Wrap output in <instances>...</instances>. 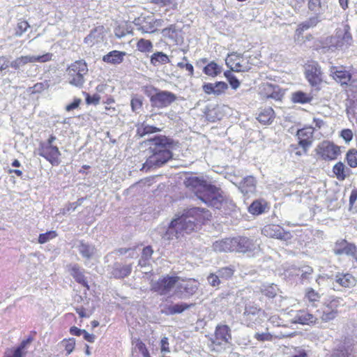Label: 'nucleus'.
Masks as SVG:
<instances>
[{"label": "nucleus", "mask_w": 357, "mask_h": 357, "mask_svg": "<svg viewBox=\"0 0 357 357\" xmlns=\"http://www.w3.org/2000/svg\"><path fill=\"white\" fill-rule=\"evenodd\" d=\"M150 141L153 142V155L148 162L155 166H161L172 158L171 149L174 146V141L165 135L156 136Z\"/></svg>", "instance_id": "nucleus-1"}, {"label": "nucleus", "mask_w": 357, "mask_h": 357, "mask_svg": "<svg viewBox=\"0 0 357 357\" xmlns=\"http://www.w3.org/2000/svg\"><path fill=\"white\" fill-rule=\"evenodd\" d=\"M252 240L242 236L225 238L213 244L214 251L218 252L246 253L252 250Z\"/></svg>", "instance_id": "nucleus-2"}, {"label": "nucleus", "mask_w": 357, "mask_h": 357, "mask_svg": "<svg viewBox=\"0 0 357 357\" xmlns=\"http://www.w3.org/2000/svg\"><path fill=\"white\" fill-rule=\"evenodd\" d=\"M197 229V227L185 211L181 216L171 221L166 234L169 235V239L173 238V235L178 239L184 234L196 231Z\"/></svg>", "instance_id": "nucleus-3"}, {"label": "nucleus", "mask_w": 357, "mask_h": 357, "mask_svg": "<svg viewBox=\"0 0 357 357\" xmlns=\"http://www.w3.org/2000/svg\"><path fill=\"white\" fill-rule=\"evenodd\" d=\"M196 196L208 206L215 208H220L226 203V199L221 195L219 189L207 183L198 191Z\"/></svg>", "instance_id": "nucleus-4"}, {"label": "nucleus", "mask_w": 357, "mask_h": 357, "mask_svg": "<svg viewBox=\"0 0 357 357\" xmlns=\"http://www.w3.org/2000/svg\"><path fill=\"white\" fill-rule=\"evenodd\" d=\"M314 153L318 160L331 162L337 160L342 154V146L333 141L324 140L314 149Z\"/></svg>", "instance_id": "nucleus-5"}, {"label": "nucleus", "mask_w": 357, "mask_h": 357, "mask_svg": "<svg viewBox=\"0 0 357 357\" xmlns=\"http://www.w3.org/2000/svg\"><path fill=\"white\" fill-rule=\"evenodd\" d=\"M353 43L352 35L350 32V26L344 23L341 27L336 29L335 35L326 38V43L329 47L347 48Z\"/></svg>", "instance_id": "nucleus-6"}, {"label": "nucleus", "mask_w": 357, "mask_h": 357, "mask_svg": "<svg viewBox=\"0 0 357 357\" xmlns=\"http://www.w3.org/2000/svg\"><path fill=\"white\" fill-rule=\"evenodd\" d=\"M305 77L311 87L320 90L324 82V75L321 66L317 61H308L304 65Z\"/></svg>", "instance_id": "nucleus-7"}, {"label": "nucleus", "mask_w": 357, "mask_h": 357, "mask_svg": "<svg viewBox=\"0 0 357 357\" xmlns=\"http://www.w3.org/2000/svg\"><path fill=\"white\" fill-rule=\"evenodd\" d=\"M88 73L86 63L83 60L71 63L66 70L68 82L77 87H82L84 83V75Z\"/></svg>", "instance_id": "nucleus-8"}, {"label": "nucleus", "mask_w": 357, "mask_h": 357, "mask_svg": "<svg viewBox=\"0 0 357 357\" xmlns=\"http://www.w3.org/2000/svg\"><path fill=\"white\" fill-rule=\"evenodd\" d=\"M231 331L226 324H218L213 336L210 338L211 351H219L231 340Z\"/></svg>", "instance_id": "nucleus-9"}, {"label": "nucleus", "mask_w": 357, "mask_h": 357, "mask_svg": "<svg viewBox=\"0 0 357 357\" xmlns=\"http://www.w3.org/2000/svg\"><path fill=\"white\" fill-rule=\"evenodd\" d=\"M314 128L312 126H305L296 132L298 145L302 149L303 153L297 151L296 155L306 154L314 142Z\"/></svg>", "instance_id": "nucleus-10"}, {"label": "nucleus", "mask_w": 357, "mask_h": 357, "mask_svg": "<svg viewBox=\"0 0 357 357\" xmlns=\"http://www.w3.org/2000/svg\"><path fill=\"white\" fill-rule=\"evenodd\" d=\"M259 95L264 99H273L281 100L284 96V91L279 85L268 82H261L258 88Z\"/></svg>", "instance_id": "nucleus-11"}, {"label": "nucleus", "mask_w": 357, "mask_h": 357, "mask_svg": "<svg viewBox=\"0 0 357 357\" xmlns=\"http://www.w3.org/2000/svg\"><path fill=\"white\" fill-rule=\"evenodd\" d=\"M178 276L166 275L159 278L151 287V291L158 293L159 295L167 294L178 283Z\"/></svg>", "instance_id": "nucleus-12"}, {"label": "nucleus", "mask_w": 357, "mask_h": 357, "mask_svg": "<svg viewBox=\"0 0 357 357\" xmlns=\"http://www.w3.org/2000/svg\"><path fill=\"white\" fill-rule=\"evenodd\" d=\"M176 100V96L168 91L158 90L151 97V105L153 107L162 109L167 107Z\"/></svg>", "instance_id": "nucleus-13"}, {"label": "nucleus", "mask_w": 357, "mask_h": 357, "mask_svg": "<svg viewBox=\"0 0 357 357\" xmlns=\"http://www.w3.org/2000/svg\"><path fill=\"white\" fill-rule=\"evenodd\" d=\"M225 61L227 66L232 71L247 72L250 69L248 59L242 54L236 52L228 54Z\"/></svg>", "instance_id": "nucleus-14"}, {"label": "nucleus", "mask_w": 357, "mask_h": 357, "mask_svg": "<svg viewBox=\"0 0 357 357\" xmlns=\"http://www.w3.org/2000/svg\"><path fill=\"white\" fill-rule=\"evenodd\" d=\"M331 76L341 86H353L355 80L352 79V74L344 66H332L330 69Z\"/></svg>", "instance_id": "nucleus-15"}, {"label": "nucleus", "mask_w": 357, "mask_h": 357, "mask_svg": "<svg viewBox=\"0 0 357 357\" xmlns=\"http://www.w3.org/2000/svg\"><path fill=\"white\" fill-rule=\"evenodd\" d=\"M261 233L268 238L284 241L289 240L291 237L289 231H285L282 227L275 224L265 225L261 230Z\"/></svg>", "instance_id": "nucleus-16"}, {"label": "nucleus", "mask_w": 357, "mask_h": 357, "mask_svg": "<svg viewBox=\"0 0 357 357\" xmlns=\"http://www.w3.org/2000/svg\"><path fill=\"white\" fill-rule=\"evenodd\" d=\"M341 298H333L324 303L321 319L324 321L334 319L338 314V308L340 306Z\"/></svg>", "instance_id": "nucleus-17"}, {"label": "nucleus", "mask_w": 357, "mask_h": 357, "mask_svg": "<svg viewBox=\"0 0 357 357\" xmlns=\"http://www.w3.org/2000/svg\"><path fill=\"white\" fill-rule=\"evenodd\" d=\"M198 287L197 280L192 278L185 279L176 284V292L181 296H191L196 293Z\"/></svg>", "instance_id": "nucleus-18"}, {"label": "nucleus", "mask_w": 357, "mask_h": 357, "mask_svg": "<svg viewBox=\"0 0 357 357\" xmlns=\"http://www.w3.org/2000/svg\"><path fill=\"white\" fill-rule=\"evenodd\" d=\"M185 211L188 214V217L192 218L197 228L204 225L211 217L208 210L199 207L191 208Z\"/></svg>", "instance_id": "nucleus-19"}, {"label": "nucleus", "mask_w": 357, "mask_h": 357, "mask_svg": "<svg viewBox=\"0 0 357 357\" xmlns=\"http://www.w3.org/2000/svg\"><path fill=\"white\" fill-rule=\"evenodd\" d=\"M335 282L339 287L350 289L356 286L357 280L351 273L348 272H337L335 275Z\"/></svg>", "instance_id": "nucleus-20"}, {"label": "nucleus", "mask_w": 357, "mask_h": 357, "mask_svg": "<svg viewBox=\"0 0 357 357\" xmlns=\"http://www.w3.org/2000/svg\"><path fill=\"white\" fill-rule=\"evenodd\" d=\"M357 252V248L353 243L342 239L335 243L334 253L337 255H347L354 256Z\"/></svg>", "instance_id": "nucleus-21"}, {"label": "nucleus", "mask_w": 357, "mask_h": 357, "mask_svg": "<svg viewBox=\"0 0 357 357\" xmlns=\"http://www.w3.org/2000/svg\"><path fill=\"white\" fill-rule=\"evenodd\" d=\"M270 206L268 202L263 199H257L254 200L248 207V211L252 215L258 216L265 213L269 210Z\"/></svg>", "instance_id": "nucleus-22"}, {"label": "nucleus", "mask_w": 357, "mask_h": 357, "mask_svg": "<svg viewBox=\"0 0 357 357\" xmlns=\"http://www.w3.org/2000/svg\"><path fill=\"white\" fill-rule=\"evenodd\" d=\"M228 89V85L225 82H216L215 83H204L202 86L204 92L207 95L213 94L220 96Z\"/></svg>", "instance_id": "nucleus-23"}, {"label": "nucleus", "mask_w": 357, "mask_h": 357, "mask_svg": "<svg viewBox=\"0 0 357 357\" xmlns=\"http://www.w3.org/2000/svg\"><path fill=\"white\" fill-rule=\"evenodd\" d=\"M31 341V338H27L23 340L17 347L13 349H8L5 352V357H24L27 353V349Z\"/></svg>", "instance_id": "nucleus-24"}, {"label": "nucleus", "mask_w": 357, "mask_h": 357, "mask_svg": "<svg viewBox=\"0 0 357 357\" xmlns=\"http://www.w3.org/2000/svg\"><path fill=\"white\" fill-rule=\"evenodd\" d=\"M131 264H123L116 262L114 264L112 275L114 278L121 279L128 276L131 273Z\"/></svg>", "instance_id": "nucleus-25"}, {"label": "nucleus", "mask_w": 357, "mask_h": 357, "mask_svg": "<svg viewBox=\"0 0 357 357\" xmlns=\"http://www.w3.org/2000/svg\"><path fill=\"white\" fill-rule=\"evenodd\" d=\"M126 55L125 52L112 50L102 56V61L107 63L118 65L123 61Z\"/></svg>", "instance_id": "nucleus-26"}, {"label": "nucleus", "mask_w": 357, "mask_h": 357, "mask_svg": "<svg viewBox=\"0 0 357 357\" xmlns=\"http://www.w3.org/2000/svg\"><path fill=\"white\" fill-rule=\"evenodd\" d=\"M316 321V317L305 310H298L294 317V322L303 325L314 324Z\"/></svg>", "instance_id": "nucleus-27"}, {"label": "nucleus", "mask_w": 357, "mask_h": 357, "mask_svg": "<svg viewBox=\"0 0 357 357\" xmlns=\"http://www.w3.org/2000/svg\"><path fill=\"white\" fill-rule=\"evenodd\" d=\"M275 118V114L273 109L271 107H266L262 109L257 117V121L264 124L269 125L273 123Z\"/></svg>", "instance_id": "nucleus-28"}, {"label": "nucleus", "mask_w": 357, "mask_h": 357, "mask_svg": "<svg viewBox=\"0 0 357 357\" xmlns=\"http://www.w3.org/2000/svg\"><path fill=\"white\" fill-rule=\"evenodd\" d=\"M164 21L162 19H151L145 20L144 24L139 29L142 33H154L163 25Z\"/></svg>", "instance_id": "nucleus-29"}, {"label": "nucleus", "mask_w": 357, "mask_h": 357, "mask_svg": "<svg viewBox=\"0 0 357 357\" xmlns=\"http://www.w3.org/2000/svg\"><path fill=\"white\" fill-rule=\"evenodd\" d=\"M280 289L276 284H263L259 289L260 294L266 298L271 300L278 296Z\"/></svg>", "instance_id": "nucleus-30"}, {"label": "nucleus", "mask_w": 357, "mask_h": 357, "mask_svg": "<svg viewBox=\"0 0 357 357\" xmlns=\"http://www.w3.org/2000/svg\"><path fill=\"white\" fill-rule=\"evenodd\" d=\"M70 275L73 277L77 282L82 284L83 287L89 289L88 282L84 275V273L80 270L77 264L73 265L70 268Z\"/></svg>", "instance_id": "nucleus-31"}, {"label": "nucleus", "mask_w": 357, "mask_h": 357, "mask_svg": "<svg viewBox=\"0 0 357 357\" xmlns=\"http://www.w3.org/2000/svg\"><path fill=\"white\" fill-rule=\"evenodd\" d=\"M333 172L339 181L345 180L350 174L349 169L342 162H338L333 165Z\"/></svg>", "instance_id": "nucleus-32"}, {"label": "nucleus", "mask_w": 357, "mask_h": 357, "mask_svg": "<svg viewBox=\"0 0 357 357\" xmlns=\"http://www.w3.org/2000/svg\"><path fill=\"white\" fill-rule=\"evenodd\" d=\"M241 190L244 195L252 193L256 190V180L252 176H248L244 178L241 183Z\"/></svg>", "instance_id": "nucleus-33"}, {"label": "nucleus", "mask_w": 357, "mask_h": 357, "mask_svg": "<svg viewBox=\"0 0 357 357\" xmlns=\"http://www.w3.org/2000/svg\"><path fill=\"white\" fill-rule=\"evenodd\" d=\"M61 153L56 146H49L46 147V160L52 165H58L60 163Z\"/></svg>", "instance_id": "nucleus-34"}, {"label": "nucleus", "mask_w": 357, "mask_h": 357, "mask_svg": "<svg viewBox=\"0 0 357 357\" xmlns=\"http://www.w3.org/2000/svg\"><path fill=\"white\" fill-rule=\"evenodd\" d=\"M222 67L215 61L208 63L203 68V73L211 77H215L222 73Z\"/></svg>", "instance_id": "nucleus-35"}, {"label": "nucleus", "mask_w": 357, "mask_h": 357, "mask_svg": "<svg viewBox=\"0 0 357 357\" xmlns=\"http://www.w3.org/2000/svg\"><path fill=\"white\" fill-rule=\"evenodd\" d=\"M319 22V20L317 16L310 17L305 22H301L298 25V27L296 29V34L297 36H301L305 31L316 26Z\"/></svg>", "instance_id": "nucleus-36"}, {"label": "nucleus", "mask_w": 357, "mask_h": 357, "mask_svg": "<svg viewBox=\"0 0 357 357\" xmlns=\"http://www.w3.org/2000/svg\"><path fill=\"white\" fill-rule=\"evenodd\" d=\"M206 183V182L204 180L200 179L198 177H189L185 181L186 187L190 188L196 195Z\"/></svg>", "instance_id": "nucleus-37"}, {"label": "nucleus", "mask_w": 357, "mask_h": 357, "mask_svg": "<svg viewBox=\"0 0 357 357\" xmlns=\"http://www.w3.org/2000/svg\"><path fill=\"white\" fill-rule=\"evenodd\" d=\"M313 99L311 94L302 91L294 92L291 94V101L294 103L305 104L310 102Z\"/></svg>", "instance_id": "nucleus-38"}, {"label": "nucleus", "mask_w": 357, "mask_h": 357, "mask_svg": "<svg viewBox=\"0 0 357 357\" xmlns=\"http://www.w3.org/2000/svg\"><path fill=\"white\" fill-rule=\"evenodd\" d=\"M43 57H44V56H42L40 57L30 56H21V57L16 59L13 61H12L10 63V66L15 69H17L27 63L35 62V61L39 60L40 59H43Z\"/></svg>", "instance_id": "nucleus-39"}, {"label": "nucleus", "mask_w": 357, "mask_h": 357, "mask_svg": "<svg viewBox=\"0 0 357 357\" xmlns=\"http://www.w3.org/2000/svg\"><path fill=\"white\" fill-rule=\"evenodd\" d=\"M193 305H194V304H192V303H191V304H187L185 303H177V304L167 307L165 313L166 314H180Z\"/></svg>", "instance_id": "nucleus-40"}, {"label": "nucleus", "mask_w": 357, "mask_h": 357, "mask_svg": "<svg viewBox=\"0 0 357 357\" xmlns=\"http://www.w3.org/2000/svg\"><path fill=\"white\" fill-rule=\"evenodd\" d=\"M304 298L311 304L312 306L316 307L320 301L321 296L312 288L306 289Z\"/></svg>", "instance_id": "nucleus-41"}, {"label": "nucleus", "mask_w": 357, "mask_h": 357, "mask_svg": "<svg viewBox=\"0 0 357 357\" xmlns=\"http://www.w3.org/2000/svg\"><path fill=\"white\" fill-rule=\"evenodd\" d=\"M150 61L153 66H157L160 64L168 63L169 59L166 54L162 52H157L151 56Z\"/></svg>", "instance_id": "nucleus-42"}, {"label": "nucleus", "mask_w": 357, "mask_h": 357, "mask_svg": "<svg viewBox=\"0 0 357 357\" xmlns=\"http://www.w3.org/2000/svg\"><path fill=\"white\" fill-rule=\"evenodd\" d=\"M344 160L349 167L356 168L357 167V149L355 148L349 149L345 154Z\"/></svg>", "instance_id": "nucleus-43"}, {"label": "nucleus", "mask_w": 357, "mask_h": 357, "mask_svg": "<svg viewBox=\"0 0 357 357\" xmlns=\"http://www.w3.org/2000/svg\"><path fill=\"white\" fill-rule=\"evenodd\" d=\"M352 351L351 347L341 346L334 349L330 357H352Z\"/></svg>", "instance_id": "nucleus-44"}, {"label": "nucleus", "mask_w": 357, "mask_h": 357, "mask_svg": "<svg viewBox=\"0 0 357 357\" xmlns=\"http://www.w3.org/2000/svg\"><path fill=\"white\" fill-rule=\"evenodd\" d=\"M136 47L138 51L146 53L152 52L153 45L151 40L144 38H140L137 41Z\"/></svg>", "instance_id": "nucleus-45"}, {"label": "nucleus", "mask_w": 357, "mask_h": 357, "mask_svg": "<svg viewBox=\"0 0 357 357\" xmlns=\"http://www.w3.org/2000/svg\"><path fill=\"white\" fill-rule=\"evenodd\" d=\"M160 129L158 128H156L153 126H149V125H144V123L142 124L141 126L137 128V133L140 137H143L148 134H152L155 132H160Z\"/></svg>", "instance_id": "nucleus-46"}, {"label": "nucleus", "mask_w": 357, "mask_h": 357, "mask_svg": "<svg viewBox=\"0 0 357 357\" xmlns=\"http://www.w3.org/2000/svg\"><path fill=\"white\" fill-rule=\"evenodd\" d=\"M234 272L235 268L232 266L222 267L218 271L220 278L223 280L231 279L233 277Z\"/></svg>", "instance_id": "nucleus-47"}, {"label": "nucleus", "mask_w": 357, "mask_h": 357, "mask_svg": "<svg viewBox=\"0 0 357 357\" xmlns=\"http://www.w3.org/2000/svg\"><path fill=\"white\" fill-rule=\"evenodd\" d=\"M284 337V335H277L274 336L270 333H256L254 335V337L259 342H271L273 341L275 338H281Z\"/></svg>", "instance_id": "nucleus-48"}, {"label": "nucleus", "mask_w": 357, "mask_h": 357, "mask_svg": "<svg viewBox=\"0 0 357 357\" xmlns=\"http://www.w3.org/2000/svg\"><path fill=\"white\" fill-rule=\"evenodd\" d=\"M61 344L66 351V355L70 354L75 347V340L74 338L63 339L61 341Z\"/></svg>", "instance_id": "nucleus-49"}, {"label": "nucleus", "mask_w": 357, "mask_h": 357, "mask_svg": "<svg viewBox=\"0 0 357 357\" xmlns=\"http://www.w3.org/2000/svg\"><path fill=\"white\" fill-rule=\"evenodd\" d=\"M130 106L132 112H137L141 109L143 106V97L134 96L130 100Z\"/></svg>", "instance_id": "nucleus-50"}, {"label": "nucleus", "mask_w": 357, "mask_h": 357, "mask_svg": "<svg viewBox=\"0 0 357 357\" xmlns=\"http://www.w3.org/2000/svg\"><path fill=\"white\" fill-rule=\"evenodd\" d=\"M93 248H91L90 245L81 243L79 246V252L80 254L85 258L89 259L92 257L93 254Z\"/></svg>", "instance_id": "nucleus-51"}, {"label": "nucleus", "mask_w": 357, "mask_h": 357, "mask_svg": "<svg viewBox=\"0 0 357 357\" xmlns=\"http://www.w3.org/2000/svg\"><path fill=\"white\" fill-rule=\"evenodd\" d=\"M339 136L346 144H349L354 138V132L351 129L344 128L340 132Z\"/></svg>", "instance_id": "nucleus-52"}, {"label": "nucleus", "mask_w": 357, "mask_h": 357, "mask_svg": "<svg viewBox=\"0 0 357 357\" xmlns=\"http://www.w3.org/2000/svg\"><path fill=\"white\" fill-rule=\"evenodd\" d=\"M29 26H30L26 21L20 20L15 28V35L17 36H22V33L29 28Z\"/></svg>", "instance_id": "nucleus-53"}, {"label": "nucleus", "mask_w": 357, "mask_h": 357, "mask_svg": "<svg viewBox=\"0 0 357 357\" xmlns=\"http://www.w3.org/2000/svg\"><path fill=\"white\" fill-rule=\"evenodd\" d=\"M261 312V308L256 305H248L246 306L243 312L245 317H249L250 315L258 314Z\"/></svg>", "instance_id": "nucleus-54"}, {"label": "nucleus", "mask_w": 357, "mask_h": 357, "mask_svg": "<svg viewBox=\"0 0 357 357\" xmlns=\"http://www.w3.org/2000/svg\"><path fill=\"white\" fill-rule=\"evenodd\" d=\"M207 280L209 284L213 287H218L221 283L220 276L214 273H210L207 277Z\"/></svg>", "instance_id": "nucleus-55"}, {"label": "nucleus", "mask_w": 357, "mask_h": 357, "mask_svg": "<svg viewBox=\"0 0 357 357\" xmlns=\"http://www.w3.org/2000/svg\"><path fill=\"white\" fill-rule=\"evenodd\" d=\"M302 273L301 275V278L302 280H307L310 276L314 272V270L312 268V267L310 266H303L302 267Z\"/></svg>", "instance_id": "nucleus-56"}, {"label": "nucleus", "mask_w": 357, "mask_h": 357, "mask_svg": "<svg viewBox=\"0 0 357 357\" xmlns=\"http://www.w3.org/2000/svg\"><path fill=\"white\" fill-rule=\"evenodd\" d=\"M307 6L310 10L317 12L321 7V0H308Z\"/></svg>", "instance_id": "nucleus-57"}, {"label": "nucleus", "mask_w": 357, "mask_h": 357, "mask_svg": "<svg viewBox=\"0 0 357 357\" xmlns=\"http://www.w3.org/2000/svg\"><path fill=\"white\" fill-rule=\"evenodd\" d=\"M153 253L152 247L151 245L146 246L142 250V258L145 261H148L151 258Z\"/></svg>", "instance_id": "nucleus-58"}, {"label": "nucleus", "mask_w": 357, "mask_h": 357, "mask_svg": "<svg viewBox=\"0 0 357 357\" xmlns=\"http://www.w3.org/2000/svg\"><path fill=\"white\" fill-rule=\"evenodd\" d=\"M160 351L162 353L170 352L169 340L167 337H164L160 340Z\"/></svg>", "instance_id": "nucleus-59"}, {"label": "nucleus", "mask_w": 357, "mask_h": 357, "mask_svg": "<svg viewBox=\"0 0 357 357\" xmlns=\"http://www.w3.org/2000/svg\"><path fill=\"white\" fill-rule=\"evenodd\" d=\"M86 94V102L87 104H94L98 105L100 102V97L98 94H94L93 96H91L89 93Z\"/></svg>", "instance_id": "nucleus-60"}, {"label": "nucleus", "mask_w": 357, "mask_h": 357, "mask_svg": "<svg viewBox=\"0 0 357 357\" xmlns=\"http://www.w3.org/2000/svg\"><path fill=\"white\" fill-rule=\"evenodd\" d=\"M158 89L153 86H144L143 87L144 93L151 100V97L153 96V94L158 91Z\"/></svg>", "instance_id": "nucleus-61"}, {"label": "nucleus", "mask_w": 357, "mask_h": 357, "mask_svg": "<svg viewBox=\"0 0 357 357\" xmlns=\"http://www.w3.org/2000/svg\"><path fill=\"white\" fill-rule=\"evenodd\" d=\"M162 33L165 36L172 37L173 34L176 33V26H175V25L172 24L169 26L163 29L162 30Z\"/></svg>", "instance_id": "nucleus-62"}, {"label": "nucleus", "mask_w": 357, "mask_h": 357, "mask_svg": "<svg viewBox=\"0 0 357 357\" xmlns=\"http://www.w3.org/2000/svg\"><path fill=\"white\" fill-rule=\"evenodd\" d=\"M136 346H137V348L138 349V350L142 354L143 357L150 354L148 349L146 347V344L143 342L139 341L137 343Z\"/></svg>", "instance_id": "nucleus-63"}, {"label": "nucleus", "mask_w": 357, "mask_h": 357, "mask_svg": "<svg viewBox=\"0 0 357 357\" xmlns=\"http://www.w3.org/2000/svg\"><path fill=\"white\" fill-rule=\"evenodd\" d=\"M81 103V99L79 98H75L73 102L67 105L66 106V110L67 112H70L71 110H73L79 107V105Z\"/></svg>", "instance_id": "nucleus-64"}]
</instances>
